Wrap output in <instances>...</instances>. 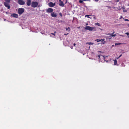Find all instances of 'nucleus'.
<instances>
[{"label": "nucleus", "mask_w": 129, "mask_h": 129, "mask_svg": "<svg viewBox=\"0 0 129 129\" xmlns=\"http://www.w3.org/2000/svg\"><path fill=\"white\" fill-rule=\"evenodd\" d=\"M5 2H4V4L5 7L7 8L8 9H9L10 6L9 4L10 3V0H4Z\"/></svg>", "instance_id": "1"}, {"label": "nucleus", "mask_w": 129, "mask_h": 129, "mask_svg": "<svg viewBox=\"0 0 129 129\" xmlns=\"http://www.w3.org/2000/svg\"><path fill=\"white\" fill-rule=\"evenodd\" d=\"M38 3L37 2H33L31 3V6L33 8H36L37 7Z\"/></svg>", "instance_id": "2"}, {"label": "nucleus", "mask_w": 129, "mask_h": 129, "mask_svg": "<svg viewBox=\"0 0 129 129\" xmlns=\"http://www.w3.org/2000/svg\"><path fill=\"white\" fill-rule=\"evenodd\" d=\"M24 9L23 8H19L18 10V13L19 14L21 15L24 12Z\"/></svg>", "instance_id": "3"}, {"label": "nucleus", "mask_w": 129, "mask_h": 129, "mask_svg": "<svg viewBox=\"0 0 129 129\" xmlns=\"http://www.w3.org/2000/svg\"><path fill=\"white\" fill-rule=\"evenodd\" d=\"M85 29L86 30H89L90 31H92L93 30L94 28V27H91L89 26H86L85 28Z\"/></svg>", "instance_id": "4"}, {"label": "nucleus", "mask_w": 129, "mask_h": 129, "mask_svg": "<svg viewBox=\"0 0 129 129\" xmlns=\"http://www.w3.org/2000/svg\"><path fill=\"white\" fill-rule=\"evenodd\" d=\"M18 3L20 5H23L25 4V2L23 0H18Z\"/></svg>", "instance_id": "5"}, {"label": "nucleus", "mask_w": 129, "mask_h": 129, "mask_svg": "<svg viewBox=\"0 0 129 129\" xmlns=\"http://www.w3.org/2000/svg\"><path fill=\"white\" fill-rule=\"evenodd\" d=\"M53 9L50 8H49L46 10V12L47 13H50L53 12Z\"/></svg>", "instance_id": "6"}, {"label": "nucleus", "mask_w": 129, "mask_h": 129, "mask_svg": "<svg viewBox=\"0 0 129 129\" xmlns=\"http://www.w3.org/2000/svg\"><path fill=\"white\" fill-rule=\"evenodd\" d=\"M49 6L50 7H53L55 5V3H53L52 2H50L48 3Z\"/></svg>", "instance_id": "7"}, {"label": "nucleus", "mask_w": 129, "mask_h": 129, "mask_svg": "<svg viewBox=\"0 0 129 129\" xmlns=\"http://www.w3.org/2000/svg\"><path fill=\"white\" fill-rule=\"evenodd\" d=\"M27 1L26 4L27 5L29 6L31 4V1L30 0H26Z\"/></svg>", "instance_id": "8"}, {"label": "nucleus", "mask_w": 129, "mask_h": 129, "mask_svg": "<svg viewBox=\"0 0 129 129\" xmlns=\"http://www.w3.org/2000/svg\"><path fill=\"white\" fill-rule=\"evenodd\" d=\"M51 16L52 17H56L57 16V15L56 13L53 12L51 14Z\"/></svg>", "instance_id": "9"}, {"label": "nucleus", "mask_w": 129, "mask_h": 129, "mask_svg": "<svg viewBox=\"0 0 129 129\" xmlns=\"http://www.w3.org/2000/svg\"><path fill=\"white\" fill-rule=\"evenodd\" d=\"M59 5L60 6H61L62 7H63L64 5L62 1L60 2H59Z\"/></svg>", "instance_id": "10"}, {"label": "nucleus", "mask_w": 129, "mask_h": 129, "mask_svg": "<svg viewBox=\"0 0 129 129\" xmlns=\"http://www.w3.org/2000/svg\"><path fill=\"white\" fill-rule=\"evenodd\" d=\"M13 16L14 17L17 18L18 17V15L14 13V14H13Z\"/></svg>", "instance_id": "11"}, {"label": "nucleus", "mask_w": 129, "mask_h": 129, "mask_svg": "<svg viewBox=\"0 0 129 129\" xmlns=\"http://www.w3.org/2000/svg\"><path fill=\"white\" fill-rule=\"evenodd\" d=\"M108 35H110L112 36V37H115L116 36V34H108Z\"/></svg>", "instance_id": "12"}, {"label": "nucleus", "mask_w": 129, "mask_h": 129, "mask_svg": "<svg viewBox=\"0 0 129 129\" xmlns=\"http://www.w3.org/2000/svg\"><path fill=\"white\" fill-rule=\"evenodd\" d=\"M114 65H117V62L116 59H115L114 60Z\"/></svg>", "instance_id": "13"}, {"label": "nucleus", "mask_w": 129, "mask_h": 129, "mask_svg": "<svg viewBox=\"0 0 129 129\" xmlns=\"http://www.w3.org/2000/svg\"><path fill=\"white\" fill-rule=\"evenodd\" d=\"M96 58H97L98 60H100V55H98L97 56H96Z\"/></svg>", "instance_id": "14"}, {"label": "nucleus", "mask_w": 129, "mask_h": 129, "mask_svg": "<svg viewBox=\"0 0 129 129\" xmlns=\"http://www.w3.org/2000/svg\"><path fill=\"white\" fill-rule=\"evenodd\" d=\"M66 30H68V31H69L70 30V28L69 27H68V28H66Z\"/></svg>", "instance_id": "15"}, {"label": "nucleus", "mask_w": 129, "mask_h": 129, "mask_svg": "<svg viewBox=\"0 0 129 129\" xmlns=\"http://www.w3.org/2000/svg\"><path fill=\"white\" fill-rule=\"evenodd\" d=\"M83 0H80L79 1V2L80 3H83Z\"/></svg>", "instance_id": "16"}, {"label": "nucleus", "mask_w": 129, "mask_h": 129, "mask_svg": "<svg viewBox=\"0 0 129 129\" xmlns=\"http://www.w3.org/2000/svg\"><path fill=\"white\" fill-rule=\"evenodd\" d=\"M102 40V39H101L100 40L99 39H97L96 40H95L97 42H99L101 41Z\"/></svg>", "instance_id": "17"}, {"label": "nucleus", "mask_w": 129, "mask_h": 129, "mask_svg": "<svg viewBox=\"0 0 129 129\" xmlns=\"http://www.w3.org/2000/svg\"><path fill=\"white\" fill-rule=\"evenodd\" d=\"M87 44L89 45H92L93 44V43L91 42H89Z\"/></svg>", "instance_id": "18"}, {"label": "nucleus", "mask_w": 129, "mask_h": 129, "mask_svg": "<svg viewBox=\"0 0 129 129\" xmlns=\"http://www.w3.org/2000/svg\"><path fill=\"white\" fill-rule=\"evenodd\" d=\"M95 24L98 25V26H100V24L99 23H96Z\"/></svg>", "instance_id": "19"}, {"label": "nucleus", "mask_w": 129, "mask_h": 129, "mask_svg": "<svg viewBox=\"0 0 129 129\" xmlns=\"http://www.w3.org/2000/svg\"><path fill=\"white\" fill-rule=\"evenodd\" d=\"M56 33V31H55L54 33H51V34L54 35V36H55V33Z\"/></svg>", "instance_id": "20"}, {"label": "nucleus", "mask_w": 129, "mask_h": 129, "mask_svg": "<svg viewBox=\"0 0 129 129\" xmlns=\"http://www.w3.org/2000/svg\"><path fill=\"white\" fill-rule=\"evenodd\" d=\"M59 15L61 16L62 17V14L61 13H60L59 14Z\"/></svg>", "instance_id": "21"}, {"label": "nucleus", "mask_w": 129, "mask_h": 129, "mask_svg": "<svg viewBox=\"0 0 129 129\" xmlns=\"http://www.w3.org/2000/svg\"><path fill=\"white\" fill-rule=\"evenodd\" d=\"M124 20L125 21H129V20L127 19H124Z\"/></svg>", "instance_id": "22"}, {"label": "nucleus", "mask_w": 129, "mask_h": 129, "mask_svg": "<svg viewBox=\"0 0 129 129\" xmlns=\"http://www.w3.org/2000/svg\"><path fill=\"white\" fill-rule=\"evenodd\" d=\"M126 34L127 35L129 36V33H126Z\"/></svg>", "instance_id": "23"}, {"label": "nucleus", "mask_w": 129, "mask_h": 129, "mask_svg": "<svg viewBox=\"0 0 129 129\" xmlns=\"http://www.w3.org/2000/svg\"><path fill=\"white\" fill-rule=\"evenodd\" d=\"M122 56V54H121V55H120L117 58V59H118L121 56Z\"/></svg>", "instance_id": "24"}, {"label": "nucleus", "mask_w": 129, "mask_h": 129, "mask_svg": "<svg viewBox=\"0 0 129 129\" xmlns=\"http://www.w3.org/2000/svg\"><path fill=\"white\" fill-rule=\"evenodd\" d=\"M119 0H116V2H118L119 1Z\"/></svg>", "instance_id": "25"}, {"label": "nucleus", "mask_w": 129, "mask_h": 129, "mask_svg": "<svg viewBox=\"0 0 129 129\" xmlns=\"http://www.w3.org/2000/svg\"><path fill=\"white\" fill-rule=\"evenodd\" d=\"M68 34H69L68 33H67V34H64V35H67Z\"/></svg>", "instance_id": "26"}, {"label": "nucleus", "mask_w": 129, "mask_h": 129, "mask_svg": "<svg viewBox=\"0 0 129 129\" xmlns=\"http://www.w3.org/2000/svg\"><path fill=\"white\" fill-rule=\"evenodd\" d=\"M121 44V43H118V44H115V45H120V44Z\"/></svg>", "instance_id": "27"}, {"label": "nucleus", "mask_w": 129, "mask_h": 129, "mask_svg": "<svg viewBox=\"0 0 129 129\" xmlns=\"http://www.w3.org/2000/svg\"><path fill=\"white\" fill-rule=\"evenodd\" d=\"M89 16V15H86L85 16V17H86V16Z\"/></svg>", "instance_id": "28"}, {"label": "nucleus", "mask_w": 129, "mask_h": 129, "mask_svg": "<svg viewBox=\"0 0 129 129\" xmlns=\"http://www.w3.org/2000/svg\"><path fill=\"white\" fill-rule=\"evenodd\" d=\"M99 0H95V2H98Z\"/></svg>", "instance_id": "29"}, {"label": "nucleus", "mask_w": 129, "mask_h": 129, "mask_svg": "<svg viewBox=\"0 0 129 129\" xmlns=\"http://www.w3.org/2000/svg\"><path fill=\"white\" fill-rule=\"evenodd\" d=\"M83 1H89V0H83Z\"/></svg>", "instance_id": "30"}, {"label": "nucleus", "mask_w": 129, "mask_h": 129, "mask_svg": "<svg viewBox=\"0 0 129 129\" xmlns=\"http://www.w3.org/2000/svg\"><path fill=\"white\" fill-rule=\"evenodd\" d=\"M122 16H121L120 18V19H121L122 18Z\"/></svg>", "instance_id": "31"}, {"label": "nucleus", "mask_w": 129, "mask_h": 129, "mask_svg": "<svg viewBox=\"0 0 129 129\" xmlns=\"http://www.w3.org/2000/svg\"><path fill=\"white\" fill-rule=\"evenodd\" d=\"M73 45L74 46H75L76 45V44L75 43H74L73 44Z\"/></svg>", "instance_id": "32"}, {"label": "nucleus", "mask_w": 129, "mask_h": 129, "mask_svg": "<svg viewBox=\"0 0 129 129\" xmlns=\"http://www.w3.org/2000/svg\"><path fill=\"white\" fill-rule=\"evenodd\" d=\"M59 2H62V1H61V0H59Z\"/></svg>", "instance_id": "33"}, {"label": "nucleus", "mask_w": 129, "mask_h": 129, "mask_svg": "<svg viewBox=\"0 0 129 129\" xmlns=\"http://www.w3.org/2000/svg\"><path fill=\"white\" fill-rule=\"evenodd\" d=\"M88 25V23H86V25Z\"/></svg>", "instance_id": "34"}, {"label": "nucleus", "mask_w": 129, "mask_h": 129, "mask_svg": "<svg viewBox=\"0 0 129 129\" xmlns=\"http://www.w3.org/2000/svg\"><path fill=\"white\" fill-rule=\"evenodd\" d=\"M109 39H111V38H109Z\"/></svg>", "instance_id": "35"}, {"label": "nucleus", "mask_w": 129, "mask_h": 129, "mask_svg": "<svg viewBox=\"0 0 129 129\" xmlns=\"http://www.w3.org/2000/svg\"><path fill=\"white\" fill-rule=\"evenodd\" d=\"M109 39H111V38H109Z\"/></svg>", "instance_id": "36"}]
</instances>
